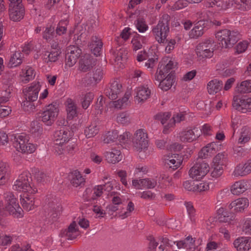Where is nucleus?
<instances>
[{"label":"nucleus","mask_w":251,"mask_h":251,"mask_svg":"<svg viewBox=\"0 0 251 251\" xmlns=\"http://www.w3.org/2000/svg\"><path fill=\"white\" fill-rule=\"evenodd\" d=\"M99 128L97 123L94 122L91 123L88 126L86 127L84 130V134L87 138L94 137L99 132Z\"/></svg>","instance_id":"obj_38"},{"label":"nucleus","mask_w":251,"mask_h":251,"mask_svg":"<svg viewBox=\"0 0 251 251\" xmlns=\"http://www.w3.org/2000/svg\"><path fill=\"white\" fill-rule=\"evenodd\" d=\"M225 2L227 3L225 8L232 7L243 11L251 9V0H226Z\"/></svg>","instance_id":"obj_14"},{"label":"nucleus","mask_w":251,"mask_h":251,"mask_svg":"<svg viewBox=\"0 0 251 251\" xmlns=\"http://www.w3.org/2000/svg\"><path fill=\"white\" fill-rule=\"evenodd\" d=\"M95 64L94 59L89 55H85L79 61V69L86 72L89 71Z\"/></svg>","instance_id":"obj_24"},{"label":"nucleus","mask_w":251,"mask_h":251,"mask_svg":"<svg viewBox=\"0 0 251 251\" xmlns=\"http://www.w3.org/2000/svg\"><path fill=\"white\" fill-rule=\"evenodd\" d=\"M177 154H169L165 157L164 161L165 165H167L170 168H172L175 170L177 169L181 165L182 160L181 159H177V161L174 158H176L178 156Z\"/></svg>","instance_id":"obj_31"},{"label":"nucleus","mask_w":251,"mask_h":251,"mask_svg":"<svg viewBox=\"0 0 251 251\" xmlns=\"http://www.w3.org/2000/svg\"><path fill=\"white\" fill-rule=\"evenodd\" d=\"M61 53V51L51 50L50 52L46 51L43 54L44 60L47 63L55 62L58 60V57Z\"/></svg>","instance_id":"obj_36"},{"label":"nucleus","mask_w":251,"mask_h":251,"mask_svg":"<svg viewBox=\"0 0 251 251\" xmlns=\"http://www.w3.org/2000/svg\"><path fill=\"white\" fill-rule=\"evenodd\" d=\"M251 133L249 128L246 126L243 127L240 133V136L238 139V144H244L248 142L251 138Z\"/></svg>","instance_id":"obj_40"},{"label":"nucleus","mask_w":251,"mask_h":251,"mask_svg":"<svg viewBox=\"0 0 251 251\" xmlns=\"http://www.w3.org/2000/svg\"><path fill=\"white\" fill-rule=\"evenodd\" d=\"M94 95L92 93H87L82 98L81 102L82 107L86 109L89 106L92 100L94 99Z\"/></svg>","instance_id":"obj_51"},{"label":"nucleus","mask_w":251,"mask_h":251,"mask_svg":"<svg viewBox=\"0 0 251 251\" xmlns=\"http://www.w3.org/2000/svg\"><path fill=\"white\" fill-rule=\"evenodd\" d=\"M59 109L56 102H53L46 107L38 118L47 126H51L56 119Z\"/></svg>","instance_id":"obj_5"},{"label":"nucleus","mask_w":251,"mask_h":251,"mask_svg":"<svg viewBox=\"0 0 251 251\" xmlns=\"http://www.w3.org/2000/svg\"><path fill=\"white\" fill-rule=\"evenodd\" d=\"M103 73L100 68H98L87 74L89 78L86 80L88 85H94L98 83L103 77Z\"/></svg>","instance_id":"obj_23"},{"label":"nucleus","mask_w":251,"mask_h":251,"mask_svg":"<svg viewBox=\"0 0 251 251\" xmlns=\"http://www.w3.org/2000/svg\"><path fill=\"white\" fill-rule=\"evenodd\" d=\"M233 244L237 251H249L251 249L249 239L246 237H241L237 238Z\"/></svg>","instance_id":"obj_21"},{"label":"nucleus","mask_w":251,"mask_h":251,"mask_svg":"<svg viewBox=\"0 0 251 251\" xmlns=\"http://www.w3.org/2000/svg\"><path fill=\"white\" fill-rule=\"evenodd\" d=\"M223 82L215 79L208 82L207 90L210 94H214L220 91L223 87Z\"/></svg>","instance_id":"obj_34"},{"label":"nucleus","mask_w":251,"mask_h":251,"mask_svg":"<svg viewBox=\"0 0 251 251\" xmlns=\"http://www.w3.org/2000/svg\"><path fill=\"white\" fill-rule=\"evenodd\" d=\"M249 174L246 165L245 164L244 165L240 164L235 167L232 175L234 176L237 177L239 176H244Z\"/></svg>","instance_id":"obj_44"},{"label":"nucleus","mask_w":251,"mask_h":251,"mask_svg":"<svg viewBox=\"0 0 251 251\" xmlns=\"http://www.w3.org/2000/svg\"><path fill=\"white\" fill-rule=\"evenodd\" d=\"M236 91L239 93H248L251 92V80H248L242 82L236 87Z\"/></svg>","instance_id":"obj_41"},{"label":"nucleus","mask_w":251,"mask_h":251,"mask_svg":"<svg viewBox=\"0 0 251 251\" xmlns=\"http://www.w3.org/2000/svg\"><path fill=\"white\" fill-rule=\"evenodd\" d=\"M105 156L108 163L113 164L119 162L123 157L120 150L116 149H112L111 151L106 152Z\"/></svg>","instance_id":"obj_25"},{"label":"nucleus","mask_w":251,"mask_h":251,"mask_svg":"<svg viewBox=\"0 0 251 251\" xmlns=\"http://www.w3.org/2000/svg\"><path fill=\"white\" fill-rule=\"evenodd\" d=\"M201 134L200 128L194 126L191 128H186L180 133V140L183 142H191L198 139Z\"/></svg>","instance_id":"obj_10"},{"label":"nucleus","mask_w":251,"mask_h":251,"mask_svg":"<svg viewBox=\"0 0 251 251\" xmlns=\"http://www.w3.org/2000/svg\"><path fill=\"white\" fill-rule=\"evenodd\" d=\"M129 94L126 93L124 97L122 99L113 102L114 107L117 109L123 108L127 104L126 102L129 99Z\"/></svg>","instance_id":"obj_47"},{"label":"nucleus","mask_w":251,"mask_h":251,"mask_svg":"<svg viewBox=\"0 0 251 251\" xmlns=\"http://www.w3.org/2000/svg\"><path fill=\"white\" fill-rule=\"evenodd\" d=\"M208 171V164L199 162L190 169L189 176L193 179L198 180L204 176Z\"/></svg>","instance_id":"obj_9"},{"label":"nucleus","mask_w":251,"mask_h":251,"mask_svg":"<svg viewBox=\"0 0 251 251\" xmlns=\"http://www.w3.org/2000/svg\"><path fill=\"white\" fill-rule=\"evenodd\" d=\"M35 177L38 183H47L50 181L49 176L43 172L38 171L36 173Z\"/></svg>","instance_id":"obj_53"},{"label":"nucleus","mask_w":251,"mask_h":251,"mask_svg":"<svg viewBox=\"0 0 251 251\" xmlns=\"http://www.w3.org/2000/svg\"><path fill=\"white\" fill-rule=\"evenodd\" d=\"M210 24L208 20H202L198 21L190 32V37L193 38H197L201 36L204 31L209 28Z\"/></svg>","instance_id":"obj_15"},{"label":"nucleus","mask_w":251,"mask_h":251,"mask_svg":"<svg viewBox=\"0 0 251 251\" xmlns=\"http://www.w3.org/2000/svg\"><path fill=\"white\" fill-rule=\"evenodd\" d=\"M122 84L118 80L113 81L109 86L105 88L104 93L110 100H116L122 92Z\"/></svg>","instance_id":"obj_13"},{"label":"nucleus","mask_w":251,"mask_h":251,"mask_svg":"<svg viewBox=\"0 0 251 251\" xmlns=\"http://www.w3.org/2000/svg\"><path fill=\"white\" fill-rule=\"evenodd\" d=\"M10 176V171L8 165L2 161H0V185L5 184Z\"/></svg>","instance_id":"obj_28"},{"label":"nucleus","mask_w":251,"mask_h":251,"mask_svg":"<svg viewBox=\"0 0 251 251\" xmlns=\"http://www.w3.org/2000/svg\"><path fill=\"white\" fill-rule=\"evenodd\" d=\"M4 198L7 202L5 208L9 213L15 217L20 218L23 216V210L19 206L17 199L13 193L7 192L4 194Z\"/></svg>","instance_id":"obj_4"},{"label":"nucleus","mask_w":251,"mask_h":251,"mask_svg":"<svg viewBox=\"0 0 251 251\" xmlns=\"http://www.w3.org/2000/svg\"><path fill=\"white\" fill-rule=\"evenodd\" d=\"M54 32V28L52 26L47 27L45 30L43 32V37L48 40L50 39Z\"/></svg>","instance_id":"obj_63"},{"label":"nucleus","mask_w":251,"mask_h":251,"mask_svg":"<svg viewBox=\"0 0 251 251\" xmlns=\"http://www.w3.org/2000/svg\"><path fill=\"white\" fill-rule=\"evenodd\" d=\"M233 107L239 111L245 113L251 111V98L240 95L235 96L233 99Z\"/></svg>","instance_id":"obj_7"},{"label":"nucleus","mask_w":251,"mask_h":251,"mask_svg":"<svg viewBox=\"0 0 251 251\" xmlns=\"http://www.w3.org/2000/svg\"><path fill=\"white\" fill-rule=\"evenodd\" d=\"M69 177L72 184L75 187L80 186L84 183V178L77 170H75L70 173Z\"/></svg>","instance_id":"obj_32"},{"label":"nucleus","mask_w":251,"mask_h":251,"mask_svg":"<svg viewBox=\"0 0 251 251\" xmlns=\"http://www.w3.org/2000/svg\"><path fill=\"white\" fill-rule=\"evenodd\" d=\"M9 17L13 21H20L25 15V10L23 5H18L9 7Z\"/></svg>","instance_id":"obj_20"},{"label":"nucleus","mask_w":251,"mask_h":251,"mask_svg":"<svg viewBox=\"0 0 251 251\" xmlns=\"http://www.w3.org/2000/svg\"><path fill=\"white\" fill-rule=\"evenodd\" d=\"M174 73L172 71L168 75L159 82V87L164 91L171 88L174 83Z\"/></svg>","instance_id":"obj_35"},{"label":"nucleus","mask_w":251,"mask_h":251,"mask_svg":"<svg viewBox=\"0 0 251 251\" xmlns=\"http://www.w3.org/2000/svg\"><path fill=\"white\" fill-rule=\"evenodd\" d=\"M249 187V181L241 180L232 185L231 192L233 195H239L246 191Z\"/></svg>","instance_id":"obj_26"},{"label":"nucleus","mask_w":251,"mask_h":251,"mask_svg":"<svg viewBox=\"0 0 251 251\" xmlns=\"http://www.w3.org/2000/svg\"><path fill=\"white\" fill-rule=\"evenodd\" d=\"M22 53L19 51H16L11 57L8 65L10 67H16L22 62Z\"/></svg>","instance_id":"obj_42"},{"label":"nucleus","mask_w":251,"mask_h":251,"mask_svg":"<svg viewBox=\"0 0 251 251\" xmlns=\"http://www.w3.org/2000/svg\"><path fill=\"white\" fill-rule=\"evenodd\" d=\"M228 40L224 43H222L223 48H230L236 44L241 38V34L237 31H230L229 30Z\"/></svg>","instance_id":"obj_27"},{"label":"nucleus","mask_w":251,"mask_h":251,"mask_svg":"<svg viewBox=\"0 0 251 251\" xmlns=\"http://www.w3.org/2000/svg\"><path fill=\"white\" fill-rule=\"evenodd\" d=\"M134 210V204L132 201H129L128 203L126 211L124 213L120 214L119 217H121L122 219H124L130 215V213Z\"/></svg>","instance_id":"obj_61"},{"label":"nucleus","mask_w":251,"mask_h":251,"mask_svg":"<svg viewBox=\"0 0 251 251\" xmlns=\"http://www.w3.org/2000/svg\"><path fill=\"white\" fill-rule=\"evenodd\" d=\"M170 18L168 15H163L158 24L152 29L155 40L159 44H162L166 41V38L170 31Z\"/></svg>","instance_id":"obj_1"},{"label":"nucleus","mask_w":251,"mask_h":251,"mask_svg":"<svg viewBox=\"0 0 251 251\" xmlns=\"http://www.w3.org/2000/svg\"><path fill=\"white\" fill-rule=\"evenodd\" d=\"M229 30L224 29L218 31L216 33V38L219 42V44L222 45V43H224L228 40Z\"/></svg>","instance_id":"obj_45"},{"label":"nucleus","mask_w":251,"mask_h":251,"mask_svg":"<svg viewBox=\"0 0 251 251\" xmlns=\"http://www.w3.org/2000/svg\"><path fill=\"white\" fill-rule=\"evenodd\" d=\"M34 199L33 194L28 193L20 195L21 204L23 209L27 211L33 210L36 207Z\"/></svg>","instance_id":"obj_17"},{"label":"nucleus","mask_w":251,"mask_h":251,"mask_svg":"<svg viewBox=\"0 0 251 251\" xmlns=\"http://www.w3.org/2000/svg\"><path fill=\"white\" fill-rule=\"evenodd\" d=\"M103 190L102 185L95 187L93 190L90 188H87L85 190V194L84 195V200L85 201L92 202L96 200L97 198L100 197L102 194Z\"/></svg>","instance_id":"obj_18"},{"label":"nucleus","mask_w":251,"mask_h":251,"mask_svg":"<svg viewBox=\"0 0 251 251\" xmlns=\"http://www.w3.org/2000/svg\"><path fill=\"white\" fill-rule=\"evenodd\" d=\"M127 52L125 49L123 48L116 49V51L114 52L115 61L118 63L120 62L122 64L126 60L127 58Z\"/></svg>","instance_id":"obj_39"},{"label":"nucleus","mask_w":251,"mask_h":251,"mask_svg":"<svg viewBox=\"0 0 251 251\" xmlns=\"http://www.w3.org/2000/svg\"><path fill=\"white\" fill-rule=\"evenodd\" d=\"M185 205L191 221L193 222H195V220L194 219V216L195 210L193 206L192 205V203L190 202H186Z\"/></svg>","instance_id":"obj_64"},{"label":"nucleus","mask_w":251,"mask_h":251,"mask_svg":"<svg viewBox=\"0 0 251 251\" xmlns=\"http://www.w3.org/2000/svg\"><path fill=\"white\" fill-rule=\"evenodd\" d=\"M48 217L52 221H56L60 215L62 208L59 205L54 203H49L48 205Z\"/></svg>","instance_id":"obj_29"},{"label":"nucleus","mask_w":251,"mask_h":251,"mask_svg":"<svg viewBox=\"0 0 251 251\" xmlns=\"http://www.w3.org/2000/svg\"><path fill=\"white\" fill-rule=\"evenodd\" d=\"M218 220L220 223H229L235 218L232 213L226 211L224 208H220L218 211Z\"/></svg>","instance_id":"obj_33"},{"label":"nucleus","mask_w":251,"mask_h":251,"mask_svg":"<svg viewBox=\"0 0 251 251\" xmlns=\"http://www.w3.org/2000/svg\"><path fill=\"white\" fill-rule=\"evenodd\" d=\"M162 65V69L164 72L165 74H167L172 69L174 68L176 65V63L170 60L168 63L165 64V61H162L159 62L158 65Z\"/></svg>","instance_id":"obj_55"},{"label":"nucleus","mask_w":251,"mask_h":251,"mask_svg":"<svg viewBox=\"0 0 251 251\" xmlns=\"http://www.w3.org/2000/svg\"><path fill=\"white\" fill-rule=\"evenodd\" d=\"M151 91L148 88L144 86H140L136 89V96L135 100L138 102H143L147 100L150 96Z\"/></svg>","instance_id":"obj_30"},{"label":"nucleus","mask_w":251,"mask_h":251,"mask_svg":"<svg viewBox=\"0 0 251 251\" xmlns=\"http://www.w3.org/2000/svg\"><path fill=\"white\" fill-rule=\"evenodd\" d=\"M81 54V50L74 46L67 48L66 51L65 63L69 67L73 66Z\"/></svg>","instance_id":"obj_11"},{"label":"nucleus","mask_w":251,"mask_h":251,"mask_svg":"<svg viewBox=\"0 0 251 251\" xmlns=\"http://www.w3.org/2000/svg\"><path fill=\"white\" fill-rule=\"evenodd\" d=\"M22 73L23 78L22 81L25 83H27L35 76L34 70L32 68H29L25 71L23 70Z\"/></svg>","instance_id":"obj_48"},{"label":"nucleus","mask_w":251,"mask_h":251,"mask_svg":"<svg viewBox=\"0 0 251 251\" xmlns=\"http://www.w3.org/2000/svg\"><path fill=\"white\" fill-rule=\"evenodd\" d=\"M213 42L212 40L207 39L198 44L196 52L200 60L211 58L213 55Z\"/></svg>","instance_id":"obj_6"},{"label":"nucleus","mask_w":251,"mask_h":251,"mask_svg":"<svg viewBox=\"0 0 251 251\" xmlns=\"http://www.w3.org/2000/svg\"><path fill=\"white\" fill-rule=\"evenodd\" d=\"M117 121L122 125L129 124L130 122L129 114L126 112L120 113L117 117Z\"/></svg>","instance_id":"obj_50"},{"label":"nucleus","mask_w":251,"mask_h":251,"mask_svg":"<svg viewBox=\"0 0 251 251\" xmlns=\"http://www.w3.org/2000/svg\"><path fill=\"white\" fill-rule=\"evenodd\" d=\"M78 231L76 222L73 221L69 226L68 228L61 233V234L62 236L66 237L68 240H72L75 239L78 236Z\"/></svg>","instance_id":"obj_22"},{"label":"nucleus","mask_w":251,"mask_h":251,"mask_svg":"<svg viewBox=\"0 0 251 251\" xmlns=\"http://www.w3.org/2000/svg\"><path fill=\"white\" fill-rule=\"evenodd\" d=\"M108 197H112V203L116 205H120L122 204V201L121 199L118 196L117 192H111L108 194Z\"/></svg>","instance_id":"obj_62"},{"label":"nucleus","mask_w":251,"mask_h":251,"mask_svg":"<svg viewBox=\"0 0 251 251\" xmlns=\"http://www.w3.org/2000/svg\"><path fill=\"white\" fill-rule=\"evenodd\" d=\"M40 85L39 82L32 83L31 86L23 90L25 100L35 101L37 100L38 93L40 90Z\"/></svg>","instance_id":"obj_16"},{"label":"nucleus","mask_w":251,"mask_h":251,"mask_svg":"<svg viewBox=\"0 0 251 251\" xmlns=\"http://www.w3.org/2000/svg\"><path fill=\"white\" fill-rule=\"evenodd\" d=\"M212 169L211 175L213 177L217 178L220 176L223 173V169L222 166L212 165Z\"/></svg>","instance_id":"obj_57"},{"label":"nucleus","mask_w":251,"mask_h":251,"mask_svg":"<svg viewBox=\"0 0 251 251\" xmlns=\"http://www.w3.org/2000/svg\"><path fill=\"white\" fill-rule=\"evenodd\" d=\"M133 147L137 151H141L148 148V135L142 129H138L132 139Z\"/></svg>","instance_id":"obj_8"},{"label":"nucleus","mask_w":251,"mask_h":251,"mask_svg":"<svg viewBox=\"0 0 251 251\" xmlns=\"http://www.w3.org/2000/svg\"><path fill=\"white\" fill-rule=\"evenodd\" d=\"M34 101L25 100L22 103L23 109L26 112H31L35 109V106L33 103Z\"/></svg>","instance_id":"obj_54"},{"label":"nucleus","mask_w":251,"mask_h":251,"mask_svg":"<svg viewBox=\"0 0 251 251\" xmlns=\"http://www.w3.org/2000/svg\"><path fill=\"white\" fill-rule=\"evenodd\" d=\"M67 103V119L72 120L75 117L77 116L76 107L71 99H68Z\"/></svg>","instance_id":"obj_37"},{"label":"nucleus","mask_w":251,"mask_h":251,"mask_svg":"<svg viewBox=\"0 0 251 251\" xmlns=\"http://www.w3.org/2000/svg\"><path fill=\"white\" fill-rule=\"evenodd\" d=\"M27 172L23 173L19 175L18 179L13 183V189L18 191H22L24 193L34 194L37 192L36 188H33L30 185L31 181V177Z\"/></svg>","instance_id":"obj_2"},{"label":"nucleus","mask_w":251,"mask_h":251,"mask_svg":"<svg viewBox=\"0 0 251 251\" xmlns=\"http://www.w3.org/2000/svg\"><path fill=\"white\" fill-rule=\"evenodd\" d=\"M71 136L68 126L60 127V129L57 130L54 133V145H64L69 141Z\"/></svg>","instance_id":"obj_12"},{"label":"nucleus","mask_w":251,"mask_h":251,"mask_svg":"<svg viewBox=\"0 0 251 251\" xmlns=\"http://www.w3.org/2000/svg\"><path fill=\"white\" fill-rule=\"evenodd\" d=\"M140 183H141L142 188H145L148 189L154 188L157 182L154 180H151L149 178L140 179Z\"/></svg>","instance_id":"obj_49"},{"label":"nucleus","mask_w":251,"mask_h":251,"mask_svg":"<svg viewBox=\"0 0 251 251\" xmlns=\"http://www.w3.org/2000/svg\"><path fill=\"white\" fill-rule=\"evenodd\" d=\"M225 155L224 153H218L217 155L213 158V165L214 166H222L224 164L225 161Z\"/></svg>","instance_id":"obj_58"},{"label":"nucleus","mask_w":251,"mask_h":251,"mask_svg":"<svg viewBox=\"0 0 251 251\" xmlns=\"http://www.w3.org/2000/svg\"><path fill=\"white\" fill-rule=\"evenodd\" d=\"M171 114L169 112L160 113L155 116V119L160 121L162 125L166 123L168 119L170 118Z\"/></svg>","instance_id":"obj_60"},{"label":"nucleus","mask_w":251,"mask_h":251,"mask_svg":"<svg viewBox=\"0 0 251 251\" xmlns=\"http://www.w3.org/2000/svg\"><path fill=\"white\" fill-rule=\"evenodd\" d=\"M190 240V244L193 245L195 243V240L192 238V236H189L186 237L184 240L179 241L177 242L176 245L179 249L184 248L188 249V243L186 242Z\"/></svg>","instance_id":"obj_56"},{"label":"nucleus","mask_w":251,"mask_h":251,"mask_svg":"<svg viewBox=\"0 0 251 251\" xmlns=\"http://www.w3.org/2000/svg\"><path fill=\"white\" fill-rule=\"evenodd\" d=\"M30 131L32 133L41 134L43 131V128L41 123L37 121H35L31 123L30 126Z\"/></svg>","instance_id":"obj_52"},{"label":"nucleus","mask_w":251,"mask_h":251,"mask_svg":"<svg viewBox=\"0 0 251 251\" xmlns=\"http://www.w3.org/2000/svg\"><path fill=\"white\" fill-rule=\"evenodd\" d=\"M119 137L118 132L117 130L108 131L104 136L103 142L106 144H110L115 142Z\"/></svg>","instance_id":"obj_43"},{"label":"nucleus","mask_w":251,"mask_h":251,"mask_svg":"<svg viewBox=\"0 0 251 251\" xmlns=\"http://www.w3.org/2000/svg\"><path fill=\"white\" fill-rule=\"evenodd\" d=\"M162 43L167 44L165 48V51L169 53L174 49L176 44V41L175 39H168L166 38V42Z\"/></svg>","instance_id":"obj_59"},{"label":"nucleus","mask_w":251,"mask_h":251,"mask_svg":"<svg viewBox=\"0 0 251 251\" xmlns=\"http://www.w3.org/2000/svg\"><path fill=\"white\" fill-rule=\"evenodd\" d=\"M134 25L138 31L141 33L145 32L148 29V26L143 18H138L135 21Z\"/></svg>","instance_id":"obj_46"},{"label":"nucleus","mask_w":251,"mask_h":251,"mask_svg":"<svg viewBox=\"0 0 251 251\" xmlns=\"http://www.w3.org/2000/svg\"><path fill=\"white\" fill-rule=\"evenodd\" d=\"M11 140L13 146L19 151L23 153H31L36 150L34 145L28 143V140L25 134L12 135Z\"/></svg>","instance_id":"obj_3"},{"label":"nucleus","mask_w":251,"mask_h":251,"mask_svg":"<svg viewBox=\"0 0 251 251\" xmlns=\"http://www.w3.org/2000/svg\"><path fill=\"white\" fill-rule=\"evenodd\" d=\"M249 206V201L246 198L238 199L231 202L228 207L232 212H238L243 211Z\"/></svg>","instance_id":"obj_19"}]
</instances>
